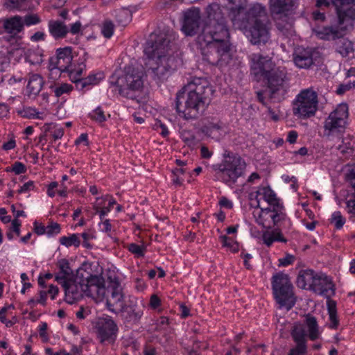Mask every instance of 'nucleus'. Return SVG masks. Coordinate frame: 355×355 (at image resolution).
I'll return each mask as SVG.
<instances>
[{
	"instance_id": "nucleus-29",
	"label": "nucleus",
	"mask_w": 355,
	"mask_h": 355,
	"mask_svg": "<svg viewBox=\"0 0 355 355\" xmlns=\"http://www.w3.org/2000/svg\"><path fill=\"white\" fill-rule=\"evenodd\" d=\"M104 78V73L101 71L89 74L85 78H79L75 80L76 86L79 87L80 89L85 87L98 84L102 79Z\"/></svg>"
},
{
	"instance_id": "nucleus-43",
	"label": "nucleus",
	"mask_w": 355,
	"mask_h": 355,
	"mask_svg": "<svg viewBox=\"0 0 355 355\" xmlns=\"http://www.w3.org/2000/svg\"><path fill=\"white\" fill-rule=\"evenodd\" d=\"M220 241L223 247L228 248L232 252H236L239 250V245L237 242L234 241L232 239L226 235L220 236Z\"/></svg>"
},
{
	"instance_id": "nucleus-25",
	"label": "nucleus",
	"mask_w": 355,
	"mask_h": 355,
	"mask_svg": "<svg viewBox=\"0 0 355 355\" xmlns=\"http://www.w3.org/2000/svg\"><path fill=\"white\" fill-rule=\"evenodd\" d=\"M317 273L313 270H300L297 278V285L299 288L311 290Z\"/></svg>"
},
{
	"instance_id": "nucleus-40",
	"label": "nucleus",
	"mask_w": 355,
	"mask_h": 355,
	"mask_svg": "<svg viewBox=\"0 0 355 355\" xmlns=\"http://www.w3.org/2000/svg\"><path fill=\"white\" fill-rule=\"evenodd\" d=\"M60 244L66 247L75 246L78 247L80 244V241L78 234H73L69 236H62L60 238Z\"/></svg>"
},
{
	"instance_id": "nucleus-41",
	"label": "nucleus",
	"mask_w": 355,
	"mask_h": 355,
	"mask_svg": "<svg viewBox=\"0 0 355 355\" xmlns=\"http://www.w3.org/2000/svg\"><path fill=\"white\" fill-rule=\"evenodd\" d=\"M21 21H22V25H23V30H24V26H30L37 24L41 22V19L36 14H29V15H26L24 17L21 16Z\"/></svg>"
},
{
	"instance_id": "nucleus-54",
	"label": "nucleus",
	"mask_w": 355,
	"mask_h": 355,
	"mask_svg": "<svg viewBox=\"0 0 355 355\" xmlns=\"http://www.w3.org/2000/svg\"><path fill=\"white\" fill-rule=\"evenodd\" d=\"M295 259V258L293 255L287 254L285 257L279 259V266H287L290 264H292L294 262Z\"/></svg>"
},
{
	"instance_id": "nucleus-9",
	"label": "nucleus",
	"mask_w": 355,
	"mask_h": 355,
	"mask_svg": "<svg viewBox=\"0 0 355 355\" xmlns=\"http://www.w3.org/2000/svg\"><path fill=\"white\" fill-rule=\"evenodd\" d=\"M353 26L332 24L322 27L317 31V35L321 40L333 41L336 53L345 58L354 52L353 43L345 37L347 31Z\"/></svg>"
},
{
	"instance_id": "nucleus-39",
	"label": "nucleus",
	"mask_w": 355,
	"mask_h": 355,
	"mask_svg": "<svg viewBox=\"0 0 355 355\" xmlns=\"http://www.w3.org/2000/svg\"><path fill=\"white\" fill-rule=\"evenodd\" d=\"M19 114L22 117L28 119H42V113H40L37 110L32 107H24L18 111Z\"/></svg>"
},
{
	"instance_id": "nucleus-35",
	"label": "nucleus",
	"mask_w": 355,
	"mask_h": 355,
	"mask_svg": "<svg viewBox=\"0 0 355 355\" xmlns=\"http://www.w3.org/2000/svg\"><path fill=\"white\" fill-rule=\"evenodd\" d=\"M329 115H334L335 118H339L340 122L344 121L347 123L348 118V106L346 103L339 104L336 108L331 112Z\"/></svg>"
},
{
	"instance_id": "nucleus-10",
	"label": "nucleus",
	"mask_w": 355,
	"mask_h": 355,
	"mask_svg": "<svg viewBox=\"0 0 355 355\" xmlns=\"http://www.w3.org/2000/svg\"><path fill=\"white\" fill-rule=\"evenodd\" d=\"M273 295L279 308L291 310L296 303L293 286L288 275L278 272L271 279Z\"/></svg>"
},
{
	"instance_id": "nucleus-12",
	"label": "nucleus",
	"mask_w": 355,
	"mask_h": 355,
	"mask_svg": "<svg viewBox=\"0 0 355 355\" xmlns=\"http://www.w3.org/2000/svg\"><path fill=\"white\" fill-rule=\"evenodd\" d=\"M318 94L313 88L302 90L293 103L295 116L307 119L315 115L318 109Z\"/></svg>"
},
{
	"instance_id": "nucleus-26",
	"label": "nucleus",
	"mask_w": 355,
	"mask_h": 355,
	"mask_svg": "<svg viewBox=\"0 0 355 355\" xmlns=\"http://www.w3.org/2000/svg\"><path fill=\"white\" fill-rule=\"evenodd\" d=\"M49 31L51 35L55 40L66 37L69 29L64 22L59 20H50L48 23Z\"/></svg>"
},
{
	"instance_id": "nucleus-11",
	"label": "nucleus",
	"mask_w": 355,
	"mask_h": 355,
	"mask_svg": "<svg viewBox=\"0 0 355 355\" xmlns=\"http://www.w3.org/2000/svg\"><path fill=\"white\" fill-rule=\"evenodd\" d=\"M198 44L200 46L203 59L212 65L226 66L232 59L229 42H211Z\"/></svg>"
},
{
	"instance_id": "nucleus-59",
	"label": "nucleus",
	"mask_w": 355,
	"mask_h": 355,
	"mask_svg": "<svg viewBox=\"0 0 355 355\" xmlns=\"http://www.w3.org/2000/svg\"><path fill=\"white\" fill-rule=\"evenodd\" d=\"M161 304L160 299L156 295H153L150 299V306L152 309H157Z\"/></svg>"
},
{
	"instance_id": "nucleus-23",
	"label": "nucleus",
	"mask_w": 355,
	"mask_h": 355,
	"mask_svg": "<svg viewBox=\"0 0 355 355\" xmlns=\"http://www.w3.org/2000/svg\"><path fill=\"white\" fill-rule=\"evenodd\" d=\"M313 55L311 49L298 48L293 55V61L300 69H309L314 63Z\"/></svg>"
},
{
	"instance_id": "nucleus-57",
	"label": "nucleus",
	"mask_w": 355,
	"mask_h": 355,
	"mask_svg": "<svg viewBox=\"0 0 355 355\" xmlns=\"http://www.w3.org/2000/svg\"><path fill=\"white\" fill-rule=\"evenodd\" d=\"M47 324L46 322H42L39 326V334L40 336L43 339L44 341L48 340V336L46 334Z\"/></svg>"
},
{
	"instance_id": "nucleus-24",
	"label": "nucleus",
	"mask_w": 355,
	"mask_h": 355,
	"mask_svg": "<svg viewBox=\"0 0 355 355\" xmlns=\"http://www.w3.org/2000/svg\"><path fill=\"white\" fill-rule=\"evenodd\" d=\"M259 196H262L263 200L266 201L271 207L282 204L280 200L277 198L276 193L270 187H260L256 191L257 207H259V200L258 199Z\"/></svg>"
},
{
	"instance_id": "nucleus-2",
	"label": "nucleus",
	"mask_w": 355,
	"mask_h": 355,
	"mask_svg": "<svg viewBox=\"0 0 355 355\" xmlns=\"http://www.w3.org/2000/svg\"><path fill=\"white\" fill-rule=\"evenodd\" d=\"M212 92V87L206 79L193 78L177 93L176 111L187 120L198 119L210 103Z\"/></svg>"
},
{
	"instance_id": "nucleus-16",
	"label": "nucleus",
	"mask_w": 355,
	"mask_h": 355,
	"mask_svg": "<svg viewBox=\"0 0 355 355\" xmlns=\"http://www.w3.org/2000/svg\"><path fill=\"white\" fill-rule=\"evenodd\" d=\"M95 329L101 343L114 342L118 331L117 325L111 318H99L96 322Z\"/></svg>"
},
{
	"instance_id": "nucleus-18",
	"label": "nucleus",
	"mask_w": 355,
	"mask_h": 355,
	"mask_svg": "<svg viewBox=\"0 0 355 355\" xmlns=\"http://www.w3.org/2000/svg\"><path fill=\"white\" fill-rule=\"evenodd\" d=\"M295 346L291 347L288 355H307V333L302 324H295L291 332Z\"/></svg>"
},
{
	"instance_id": "nucleus-50",
	"label": "nucleus",
	"mask_w": 355,
	"mask_h": 355,
	"mask_svg": "<svg viewBox=\"0 0 355 355\" xmlns=\"http://www.w3.org/2000/svg\"><path fill=\"white\" fill-rule=\"evenodd\" d=\"M46 234L49 236H53L55 234H58L60 232L61 227L60 224L55 222H50L49 224L46 227Z\"/></svg>"
},
{
	"instance_id": "nucleus-21",
	"label": "nucleus",
	"mask_w": 355,
	"mask_h": 355,
	"mask_svg": "<svg viewBox=\"0 0 355 355\" xmlns=\"http://www.w3.org/2000/svg\"><path fill=\"white\" fill-rule=\"evenodd\" d=\"M23 31L21 16L14 15L0 19V35L8 34L14 39Z\"/></svg>"
},
{
	"instance_id": "nucleus-62",
	"label": "nucleus",
	"mask_w": 355,
	"mask_h": 355,
	"mask_svg": "<svg viewBox=\"0 0 355 355\" xmlns=\"http://www.w3.org/2000/svg\"><path fill=\"white\" fill-rule=\"evenodd\" d=\"M156 349L154 347L150 345H145L143 348L144 355H156Z\"/></svg>"
},
{
	"instance_id": "nucleus-6",
	"label": "nucleus",
	"mask_w": 355,
	"mask_h": 355,
	"mask_svg": "<svg viewBox=\"0 0 355 355\" xmlns=\"http://www.w3.org/2000/svg\"><path fill=\"white\" fill-rule=\"evenodd\" d=\"M223 157L221 163L213 165L212 168L221 182L232 186L245 175L246 163L241 156L231 152H225Z\"/></svg>"
},
{
	"instance_id": "nucleus-32",
	"label": "nucleus",
	"mask_w": 355,
	"mask_h": 355,
	"mask_svg": "<svg viewBox=\"0 0 355 355\" xmlns=\"http://www.w3.org/2000/svg\"><path fill=\"white\" fill-rule=\"evenodd\" d=\"M58 266L60 272L55 277V279L58 283L62 284L63 281H67L69 279H71L70 275L72 273V270L69 267V261L65 259H62L59 261Z\"/></svg>"
},
{
	"instance_id": "nucleus-15",
	"label": "nucleus",
	"mask_w": 355,
	"mask_h": 355,
	"mask_svg": "<svg viewBox=\"0 0 355 355\" xmlns=\"http://www.w3.org/2000/svg\"><path fill=\"white\" fill-rule=\"evenodd\" d=\"M335 7L338 23L336 24L353 26L355 20V0H331Z\"/></svg>"
},
{
	"instance_id": "nucleus-8",
	"label": "nucleus",
	"mask_w": 355,
	"mask_h": 355,
	"mask_svg": "<svg viewBox=\"0 0 355 355\" xmlns=\"http://www.w3.org/2000/svg\"><path fill=\"white\" fill-rule=\"evenodd\" d=\"M230 33L225 18L220 11L209 13L202 31L197 37V43L229 42Z\"/></svg>"
},
{
	"instance_id": "nucleus-53",
	"label": "nucleus",
	"mask_w": 355,
	"mask_h": 355,
	"mask_svg": "<svg viewBox=\"0 0 355 355\" xmlns=\"http://www.w3.org/2000/svg\"><path fill=\"white\" fill-rule=\"evenodd\" d=\"M12 171L15 174L19 175L25 173L26 171V168L21 162H16L12 165Z\"/></svg>"
},
{
	"instance_id": "nucleus-48",
	"label": "nucleus",
	"mask_w": 355,
	"mask_h": 355,
	"mask_svg": "<svg viewBox=\"0 0 355 355\" xmlns=\"http://www.w3.org/2000/svg\"><path fill=\"white\" fill-rule=\"evenodd\" d=\"M91 118L98 123H103L106 121V116L104 111L101 107H96L92 113L90 114Z\"/></svg>"
},
{
	"instance_id": "nucleus-4",
	"label": "nucleus",
	"mask_w": 355,
	"mask_h": 355,
	"mask_svg": "<svg viewBox=\"0 0 355 355\" xmlns=\"http://www.w3.org/2000/svg\"><path fill=\"white\" fill-rule=\"evenodd\" d=\"M88 270H91V266L83 263L78 269L74 279H69L61 284L69 304H73L85 295L99 301L105 297L106 289L104 279L100 275L91 274Z\"/></svg>"
},
{
	"instance_id": "nucleus-13",
	"label": "nucleus",
	"mask_w": 355,
	"mask_h": 355,
	"mask_svg": "<svg viewBox=\"0 0 355 355\" xmlns=\"http://www.w3.org/2000/svg\"><path fill=\"white\" fill-rule=\"evenodd\" d=\"M72 60L71 47L66 46L59 48L56 50L55 55L49 59V70L53 71L57 69L60 72H70L71 73H75L76 76H80L83 71L85 69V64L82 62L77 69H73L71 65Z\"/></svg>"
},
{
	"instance_id": "nucleus-38",
	"label": "nucleus",
	"mask_w": 355,
	"mask_h": 355,
	"mask_svg": "<svg viewBox=\"0 0 355 355\" xmlns=\"http://www.w3.org/2000/svg\"><path fill=\"white\" fill-rule=\"evenodd\" d=\"M107 198H110L108 206L102 208L101 207V204L94 206V209L96 213L99 214L101 220H103V217L111 211L112 206L116 204V200L112 196H107L103 200H105Z\"/></svg>"
},
{
	"instance_id": "nucleus-52",
	"label": "nucleus",
	"mask_w": 355,
	"mask_h": 355,
	"mask_svg": "<svg viewBox=\"0 0 355 355\" xmlns=\"http://www.w3.org/2000/svg\"><path fill=\"white\" fill-rule=\"evenodd\" d=\"M9 308L14 309V306L12 305L9 306L8 307H3L0 310V321L5 324L7 327H11L13 324V322L10 320H8L6 318V313Z\"/></svg>"
},
{
	"instance_id": "nucleus-61",
	"label": "nucleus",
	"mask_w": 355,
	"mask_h": 355,
	"mask_svg": "<svg viewBox=\"0 0 355 355\" xmlns=\"http://www.w3.org/2000/svg\"><path fill=\"white\" fill-rule=\"evenodd\" d=\"M20 226L21 222L18 219L12 220L11 229L18 236L20 235Z\"/></svg>"
},
{
	"instance_id": "nucleus-63",
	"label": "nucleus",
	"mask_w": 355,
	"mask_h": 355,
	"mask_svg": "<svg viewBox=\"0 0 355 355\" xmlns=\"http://www.w3.org/2000/svg\"><path fill=\"white\" fill-rule=\"evenodd\" d=\"M45 40V34L43 32L37 31L31 37L32 42L44 41Z\"/></svg>"
},
{
	"instance_id": "nucleus-17",
	"label": "nucleus",
	"mask_w": 355,
	"mask_h": 355,
	"mask_svg": "<svg viewBox=\"0 0 355 355\" xmlns=\"http://www.w3.org/2000/svg\"><path fill=\"white\" fill-rule=\"evenodd\" d=\"M144 311V306L141 303H138L137 300L133 298L129 300L120 313L124 323L137 325L140 323Z\"/></svg>"
},
{
	"instance_id": "nucleus-44",
	"label": "nucleus",
	"mask_w": 355,
	"mask_h": 355,
	"mask_svg": "<svg viewBox=\"0 0 355 355\" xmlns=\"http://www.w3.org/2000/svg\"><path fill=\"white\" fill-rule=\"evenodd\" d=\"M229 3L231 5L230 7L229 17L232 21L233 11L238 10L240 12L241 10H244L243 4L245 0H227Z\"/></svg>"
},
{
	"instance_id": "nucleus-56",
	"label": "nucleus",
	"mask_w": 355,
	"mask_h": 355,
	"mask_svg": "<svg viewBox=\"0 0 355 355\" xmlns=\"http://www.w3.org/2000/svg\"><path fill=\"white\" fill-rule=\"evenodd\" d=\"M34 225V232L37 235H43L46 234V227L40 223H38L37 221H35L33 223Z\"/></svg>"
},
{
	"instance_id": "nucleus-46",
	"label": "nucleus",
	"mask_w": 355,
	"mask_h": 355,
	"mask_svg": "<svg viewBox=\"0 0 355 355\" xmlns=\"http://www.w3.org/2000/svg\"><path fill=\"white\" fill-rule=\"evenodd\" d=\"M101 33L106 38H110L114 33V24L110 20H106L103 22Z\"/></svg>"
},
{
	"instance_id": "nucleus-5",
	"label": "nucleus",
	"mask_w": 355,
	"mask_h": 355,
	"mask_svg": "<svg viewBox=\"0 0 355 355\" xmlns=\"http://www.w3.org/2000/svg\"><path fill=\"white\" fill-rule=\"evenodd\" d=\"M233 26L248 33L254 44L266 43L269 40V20L266 8L261 3L250 6L246 12L241 10L233 11Z\"/></svg>"
},
{
	"instance_id": "nucleus-27",
	"label": "nucleus",
	"mask_w": 355,
	"mask_h": 355,
	"mask_svg": "<svg viewBox=\"0 0 355 355\" xmlns=\"http://www.w3.org/2000/svg\"><path fill=\"white\" fill-rule=\"evenodd\" d=\"M339 118H335L334 115H329L326 119L324 124L325 131H328L327 135H331L334 133H340L345 130L346 123L344 121H340Z\"/></svg>"
},
{
	"instance_id": "nucleus-45",
	"label": "nucleus",
	"mask_w": 355,
	"mask_h": 355,
	"mask_svg": "<svg viewBox=\"0 0 355 355\" xmlns=\"http://www.w3.org/2000/svg\"><path fill=\"white\" fill-rule=\"evenodd\" d=\"M128 250L137 257H143L145 254L146 248L132 243L128 245Z\"/></svg>"
},
{
	"instance_id": "nucleus-1",
	"label": "nucleus",
	"mask_w": 355,
	"mask_h": 355,
	"mask_svg": "<svg viewBox=\"0 0 355 355\" xmlns=\"http://www.w3.org/2000/svg\"><path fill=\"white\" fill-rule=\"evenodd\" d=\"M169 44V40L165 36L157 35H151L146 44L144 53L148 58L147 73L157 85L166 81L182 64L178 53H168Z\"/></svg>"
},
{
	"instance_id": "nucleus-47",
	"label": "nucleus",
	"mask_w": 355,
	"mask_h": 355,
	"mask_svg": "<svg viewBox=\"0 0 355 355\" xmlns=\"http://www.w3.org/2000/svg\"><path fill=\"white\" fill-rule=\"evenodd\" d=\"M73 89L71 85L67 83H63L60 85L55 87L53 92L57 97L61 96L64 94L69 93Z\"/></svg>"
},
{
	"instance_id": "nucleus-55",
	"label": "nucleus",
	"mask_w": 355,
	"mask_h": 355,
	"mask_svg": "<svg viewBox=\"0 0 355 355\" xmlns=\"http://www.w3.org/2000/svg\"><path fill=\"white\" fill-rule=\"evenodd\" d=\"M35 189V183L33 181H28V182L23 184L21 188L18 190L19 193H26L32 191Z\"/></svg>"
},
{
	"instance_id": "nucleus-51",
	"label": "nucleus",
	"mask_w": 355,
	"mask_h": 355,
	"mask_svg": "<svg viewBox=\"0 0 355 355\" xmlns=\"http://www.w3.org/2000/svg\"><path fill=\"white\" fill-rule=\"evenodd\" d=\"M352 87L355 88V81L354 82H349L346 84H340L337 89H336V94L338 95H343L346 92L350 90Z\"/></svg>"
},
{
	"instance_id": "nucleus-49",
	"label": "nucleus",
	"mask_w": 355,
	"mask_h": 355,
	"mask_svg": "<svg viewBox=\"0 0 355 355\" xmlns=\"http://www.w3.org/2000/svg\"><path fill=\"white\" fill-rule=\"evenodd\" d=\"M329 320L331 321L330 327L336 329L338 325V320L336 318V311L335 304L334 306L329 305Z\"/></svg>"
},
{
	"instance_id": "nucleus-22",
	"label": "nucleus",
	"mask_w": 355,
	"mask_h": 355,
	"mask_svg": "<svg viewBox=\"0 0 355 355\" xmlns=\"http://www.w3.org/2000/svg\"><path fill=\"white\" fill-rule=\"evenodd\" d=\"M311 291L324 296H330L334 293V284L331 280L323 274L317 273Z\"/></svg>"
},
{
	"instance_id": "nucleus-14",
	"label": "nucleus",
	"mask_w": 355,
	"mask_h": 355,
	"mask_svg": "<svg viewBox=\"0 0 355 355\" xmlns=\"http://www.w3.org/2000/svg\"><path fill=\"white\" fill-rule=\"evenodd\" d=\"M119 94L129 98H135L132 92L139 91L144 85L143 73L135 68L129 69L116 82Z\"/></svg>"
},
{
	"instance_id": "nucleus-31",
	"label": "nucleus",
	"mask_w": 355,
	"mask_h": 355,
	"mask_svg": "<svg viewBox=\"0 0 355 355\" xmlns=\"http://www.w3.org/2000/svg\"><path fill=\"white\" fill-rule=\"evenodd\" d=\"M305 324L311 340H315L320 337L319 327L316 318L314 316L307 315L305 319Z\"/></svg>"
},
{
	"instance_id": "nucleus-19",
	"label": "nucleus",
	"mask_w": 355,
	"mask_h": 355,
	"mask_svg": "<svg viewBox=\"0 0 355 355\" xmlns=\"http://www.w3.org/2000/svg\"><path fill=\"white\" fill-rule=\"evenodd\" d=\"M105 295L107 294L106 300L107 309L113 313H120L127 304L124 303L122 288L120 285L116 284L107 288H105Z\"/></svg>"
},
{
	"instance_id": "nucleus-28",
	"label": "nucleus",
	"mask_w": 355,
	"mask_h": 355,
	"mask_svg": "<svg viewBox=\"0 0 355 355\" xmlns=\"http://www.w3.org/2000/svg\"><path fill=\"white\" fill-rule=\"evenodd\" d=\"M262 240L268 247H270L275 241L287 242V239L283 236L281 230L277 228L272 231L264 232L262 234Z\"/></svg>"
},
{
	"instance_id": "nucleus-64",
	"label": "nucleus",
	"mask_w": 355,
	"mask_h": 355,
	"mask_svg": "<svg viewBox=\"0 0 355 355\" xmlns=\"http://www.w3.org/2000/svg\"><path fill=\"white\" fill-rule=\"evenodd\" d=\"M81 26V23L79 21H78L71 25L69 31L73 35L77 34L80 31Z\"/></svg>"
},
{
	"instance_id": "nucleus-7",
	"label": "nucleus",
	"mask_w": 355,
	"mask_h": 355,
	"mask_svg": "<svg viewBox=\"0 0 355 355\" xmlns=\"http://www.w3.org/2000/svg\"><path fill=\"white\" fill-rule=\"evenodd\" d=\"M296 7V0H269V10L276 27L286 37L292 35L294 32L291 15Z\"/></svg>"
},
{
	"instance_id": "nucleus-3",
	"label": "nucleus",
	"mask_w": 355,
	"mask_h": 355,
	"mask_svg": "<svg viewBox=\"0 0 355 355\" xmlns=\"http://www.w3.org/2000/svg\"><path fill=\"white\" fill-rule=\"evenodd\" d=\"M251 74L257 82L266 86V92L271 99L284 98L289 88V78L284 67H276L272 59L259 54L252 58Z\"/></svg>"
},
{
	"instance_id": "nucleus-60",
	"label": "nucleus",
	"mask_w": 355,
	"mask_h": 355,
	"mask_svg": "<svg viewBox=\"0 0 355 355\" xmlns=\"http://www.w3.org/2000/svg\"><path fill=\"white\" fill-rule=\"evenodd\" d=\"M64 135V129L62 128H55L54 131L51 133V136L53 138V140L55 141L58 139H61Z\"/></svg>"
},
{
	"instance_id": "nucleus-36",
	"label": "nucleus",
	"mask_w": 355,
	"mask_h": 355,
	"mask_svg": "<svg viewBox=\"0 0 355 355\" xmlns=\"http://www.w3.org/2000/svg\"><path fill=\"white\" fill-rule=\"evenodd\" d=\"M354 141L349 137H345L342 140V144L337 146V149L343 155H351L354 150Z\"/></svg>"
},
{
	"instance_id": "nucleus-42",
	"label": "nucleus",
	"mask_w": 355,
	"mask_h": 355,
	"mask_svg": "<svg viewBox=\"0 0 355 355\" xmlns=\"http://www.w3.org/2000/svg\"><path fill=\"white\" fill-rule=\"evenodd\" d=\"M345 218L342 216L340 211L334 212L330 218V223L334 224L337 230L341 229L345 223Z\"/></svg>"
},
{
	"instance_id": "nucleus-33",
	"label": "nucleus",
	"mask_w": 355,
	"mask_h": 355,
	"mask_svg": "<svg viewBox=\"0 0 355 355\" xmlns=\"http://www.w3.org/2000/svg\"><path fill=\"white\" fill-rule=\"evenodd\" d=\"M114 17L117 24L123 27L126 26L132 20L131 12L126 8L115 10Z\"/></svg>"
},
{
	"instance_id": "nucleus-37",
	"label": "nucleus",
	"mask_w": 355,
	"mask_h": 355,
	"mask_svg": "<svg viewBox=\"0 0 355 355\" xmlns=\"http://www.w3.org/2000/svg\"><path fill=\"white\" fill-rule=\"evenodd\" d=\"M270 214V207L261 209L259 212L258 216H256V222L259 225H261L264 228L270 229L271 226L270 225H267L266 222L269 219L268 215Z\"/></svg>"
},
{
	"instance_id": "nucleus-30",
	"label": "nucleus",
	"mask_w": 355,
	"mask_h": 355,
	"mask_svg": "<svg viewBox=\"0 0 355 355\" xmlns=\"http://www.w3.org/2000/svg\"><path fill=\"white\" fill-rule=\"evenodd\" d=\"M43 85L44 80L40 75H31L27 85V91L29 95L35 96L38 94L41 91Z\"/></svg>"
},
{
	"instance_id": "nucleus-34",
	"label": "nucleus",
	"mask_w": 355,
	"mask_h": 355,
	"mask_svg": "<svg viewBox=\"0 0 355 355\" xmlns=\"http://www.w3.org/2000/svg\"><path fill=\"white\" fill-rule=\"evenodd\" d=\"M268 217L272 220L274 226L277 225L279 222L285 220L286 215L284 212L283 204L270 207V214Z\"/></svg>"
},
{
	"instance_id": "nucleus-58",
	"label": "nucleus",
	"mask_w": 355,
	"mask_h": 355,
	"mask_svg": "<svg viewBox=\"0 0 355 355\" xmlns=\"http://www.w3.org/2000/svg\"><path fill=\"white\" fill-rule=\"evenodd\" d=\"M347 210L352 216L355 217V195L354 199L349 200L347 202Z\"/></svg>"
},
{
	"instance_id": "nucleus-20",
	"label": "nucleus",
	"mask_w": 355,
	"mask_h": 355,
	"mask_svg": "<svg viewBox=\"0 0 355 355\" xmlns=\"http://www.w3.org/2000/svg\"><path fill=\"white\" fill-rule=\"evenodd\" d=\"M200 10L198 8L189 9L184 12L182 31L187 36H193L200 29Z\"/></svg>"
}]
</instances>
